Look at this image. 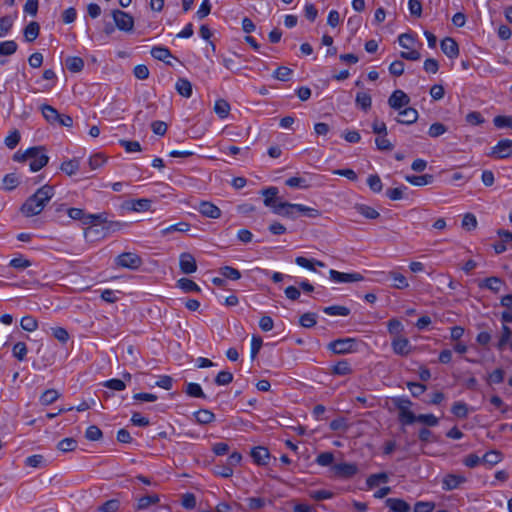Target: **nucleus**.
<instances>
[{
    "mask_svg": "<svg viewBox=\"0 0 512 512\" xmlns=\"http://www.w3.org/2000/svg\"><path fill=\"white\" fill-rule=\"evenodd\" d=\"M54 196V187L44 185L36 190V192L28 197L21 206V212L26 217L39 215Z\"/></svg>",
    "mask_w": 512,
    "mask_h": 512,
    "instance_id": "1",
    "label": "nucleus"
},
{
    "mask_svg": "<svg viewBox=\"0 0 512 512\" xmlns=\"http://www.w3.org/2000/svg\"><path fill=\"white\" fill-rule=\"evenodd\" d=\"M392 403L396 409L399 411V421L403 425H411L417 421V415H415L410 407L412 406V402L407 397H394L392 398Z\"/></svg>",
    "mask_w": 512,
    "mask_h": 512,
    "instance_id": "2",
    "label": "nucleus"
},
{
    "mask_svg": "<svg viewBox=\"0 0 512 512\" xmlns=\"http://www.w3.org/2000/svg\"><path fill=\"white\" fill-rule=\"evenodd\" d=\"M357 340L355 338H341L328 344V349L334 354L343 355L356 352Z\"/></svg>",
    "mask_w": 512,
    "mask_h": 512,
    "instance_id": "3",
    "label": "nucleus"
},
{
    "mask_svg": "<svg viewBox=\"0 0 512 512\" xmlns=\"http://www.w3.org/2000/svg\"><path fill=\"white\" fill-rule=\"evenodd\" d=\"M112 17L115 26L124 32H131L134 27V18L122 10L116 9L112 11Z\"/></svg>",
    "mask_w": 512,
    "mask_h": 512,
    "instance_id": "4",
    "label": "nucleus"
},
{
    "mask_svg": "<svg viewBox=\"0 0 512 512\" xmlns=\"http://www.w3.org/2000/svg\"><path fill=\"white\" fill-rule=\"evenodd\" d=\"M115 263L122 268L137 270L140 268L143 261L142 258L136 253L124 252L117 256Z\"/></svg>",
    "mask_w": 512,
    "mask_h": 512,
    "instance_id": "5",
    "label": "nucleus"
},
{
    "mask_svg": "<svg viewBox=\"0 0 512 512\" xmlns=\"http://www.w3.org/2000/svg\"><path fill=\"white\" fill-rule=\"evenodd\" d=\"M33 148H35L36 151L33 156L28 157V160H31L29 164L30 170L37 172L48 164L49 157L45 154L44 146H34Z\"/></svg>",
    "mask_w": 512,
    "mask_h": 512,
    "instance_id": "6",
    "label": "nucleus"
},
{
    "mask_svg": "<svg viewBox=\"0 0 512 512\" xmlns=\"http://www.w3.org/2000/svg\"><path fill=\"white\" fill-rule=\"evenodd\" d=\"M490 157L496 159H505L512 155V140L502 139L500 140L488 154Z\"/></svg>",
    "mask_w": 512,
    "mask_h": 512,
    "instance_id": "7",
    "label": "nucleus"
},
{
    "mask_svg": "<svg viewBox=\"0 0 512 512\" xmlns=\"http://www.w3.org/2000/svg\"><path fill=\"white\" fill-rule=\"evenodd\" d=\"M329 278L336 283L358 282L364 279L363 275L360 273H344L334 269L329 271Z\"/></svg>",
    "mask_w": 512,
    "mask_h": 512,
    "instance_id": "8",
    "label": "nucleus"
},
{
    "mask_svg": "<svg viewBox=\"0 0 512 512\" xmlns=\"http://www.w3.org/2000/svg\"><path fill=\"white\" fill-rule=\"evenodd\" d=\"M410 103V97L402 90H395L388 98V105L394 110H400Z\"/></svg>",
    "mask_w": 512,
    "mask_h": 512,
    "instance_id": "9",
    "label": "nucleus"
},
{
    "mask_svg": "<svg viewBox=\"0 0 512 512\" xmlns=\"http://www.w3.org/2000/svg\"><path fill=\"white\" fill-rule=\"evenodd\" d=\"M180 270L184 274H191L197 270V264L194 256L188 252H184L179 258Z\"/></svg>",
    "mask_w": 512,
    "mask_h": 512,
    "instance_id": "10",
    "label": "nucleus"
},
{
    "mask_svg": "<svg viewBox=\"0 0 512 512\" xmlns=\"http://www.w3.org/2000/svg\"><path fill=\"white\" fill-rule=\"evenodd\" d=\"M467 481L466 477L458 474H447L442 480V488L445 491L457 489Z\"/></svg>",
    "mask_w": 512,
    "mask_h": 512,
    "instance_id": "11",
    "label": "nucleus"
},
{
    "mask_svg": "<svg viewBox=\"0 0 512 512\" xmlns=\"http://www.w3.org/2000/svg\"><path fill=\"white\" fill-rule=\"evenodd\" d=\"M442 52L450 59L457 58L459 55V46L457 42L451 37H445L441 41Z\"/></svg>",
    "mask_w": 512,
    "mask_h": 512,
    "instance_id": "12",
    "label": "nucleus"
},
{
    "mask_svg": "<svg viewBox=\"0 0 512 512\" xmlns=\"http://www.w3.org/2000/svg\"><path fill=\"white\" fill-rule=\"evenodd\" d=\"M398 111L399 117L396 118V121L400 124L410 125L415 123L418 119V111L415 108L405 107Z\"/></svg>",
    "mask_w": 512,
    "mask_h": 512,
    "instance_id": "13",
    "label": "nucleus"
},
{
    "mask_svg": "<svg viewBox=\"0 0 512 512\" xmlns=\"http://www.w3.org/2000/svg\"><path fill=\"white\" fill-rule=\"evenodd\" d=\"M393 352L397 355L407 356L411 352V344L405 337H397L391 343Z\"/></svg>",
    "mask_w": 512,
    "mask_h": 512,
    "instance_id": "14",
    "label": "nucleus"
},
{
    "mask_svg": "<svg viewBox=\"0 0 512 512\" xmlns=\"http://www.w3.org/2000/svg\"><path fill=\"white\" fill-rule=\"evenodd\" d=\"M250 455L257 465H267L270 459L269 450L263 446L254 447L251 450Z\"/></svg>",
    "mask_w": 512,
    "mask_h": 512,
    "instance_id": "15",
    "label": "nucleus"
},
{
    "mask_svg": "<svg viewBox=\"0 0 512 512\" xmlns=\"http://www.w3.org/2000/svg\"><path fill=\"white\" fill-rule=\"evenodd\" d=\"M198 210L207 218L218 219L221 216V210L216 205L208 201H201Z\"/></svg>",
    "mask_w": 512,
    "mask_h": 512,
    "instance_id": "16",
    "label": "nucleus"
},
{
    "mask_svg": "<svg viewBox=\"0 0 512 512\" xmlns=\"http://www.w3.org/2000/svg\"><path fill=\"white\" fill-rule=\"evenodd\" d=\"M385 505L392 512H409L411 509L410 505L406 501L399 498H387L385 500Z\"/></svg>",
    "mask_w": 512,
    "mask_h": 512,
    "instance_id": "17",
    "label": "nucleus"
},
{
    "mask_svg": "<svg viewBox=\"0 0 512 512\" xmlns=\"http://www.w3.org/2000/svg\"><path fill=\"white\" fill-rule=\"evenodd\" d=\"M478 285L480 288H486L492 291L493 293H498L502 285H504V282L499 277L492 276L485 278Z\"/></svg>",
    "mask_w": 512,
    "mask_h": 512,
    "instance_id": "18",
    "label": "nucleus"
},
{
    "mask_svg": "<svg viewBox=\"0 0 512 512\" xmlns=\"http://www.w3.org/2000/svg\"><path fill=\"white\" fill-rule=\"evenodd\" d=\"M335 472L339 476L349 478L358 472V467L352 463H339L335 465Z\"/></svg>",
    "mask_w": 512,
    "mask_h": 512,
    "instance_id": "19",
    "label": "nucleus"
},
{
    "mask_svg": "<svg viewBox=\"0 0 512 512\" xmlns=\"http://www.w3.org/2000/svg\"><path fill=\"white\" fill-rule=\"evenodd\" d=\"M262 194L265 196L264 205L270 207L273 211L274 207L279 203L277 201L278 188L274 186L268 187L262 191Z\"/></svg>",
    "mask_w": 512,
    "mask_h": 512,
    "instance_id": "20",
    "label": "nucleus"
},
{
    "mask_svg": "<svg viewBox=\"0 0 512 512\" xmlns=\"http://www.w3.org/2000/svg\"><path fill=\"white\" fill-rule=\"evenodd\" d=\"M295 204L289 202H279L277 206L274 207L273 212L280 216H285L288 218L296 217V208H290L288 206H294Z\"/></svg>",
    "mask_w": 512,
    "mask_h": 512,
    "instance_id": "21",
    "label": "nucleus"
},
{
    "mask_svg": "<svg viewBox=\"0 0 512 512\" xmlns=\"http://www.w3.org/2000/svg\"><path fill=\"white\" fill-rule=\"evenodd\" d=\"M152 201L147 198L132 200L130 202L126 203L127 209H130L132 211L136 212H143L148 211L151 207Z\"/></svg>",
    "mask_w": 512,
    "mask_h": 512,
    "instance_id": "22",
    "label": "nucleus"
},
{
    "mask_svg": "<svg viewBox=\"0 0 512 512\" xmlns=\"http://www.w3.org/2000/svg\"><path fill=\"white\" fill-rule=\"evenodd\" d=\"M405 180L414 186H425L431 184L434 180L433 175L424 174V175H406Z\"/></svg>",
    "mask_w": 512,
    "mask_h": 512,
    "instance_id": "23",
    "label": "nucleus"
},
{
    "mask_svg": "<svg viewBox=\"0 0 512 512\" xmlns=\"http://www.w3.org/2000/svg\"><path fill=\"white\" fill-rule=\"evenodd\" d=\"M40 32V25L36 21L30 22L25 28H24V37L27 42H33L37 39Z\"/></svg>",
    "mask_w": 512,
    "mask_h": 512,
    "instance_id": "24",
    "label": "nucleus"
},
{
    "mask_svg": "<svg viewBox=\"0 0 512 512\" xmlns=\"http://www.w3.org/2000/svg\"><path fill=\"white\" fill-rule=\"evenodd\" d=\"M176 91L183 97L189 98L192 95V84L186 78H179L175 85Z\"/></svg>",
    "mask_w": 512,
    "mask_h": 512,
    "instance_id": "25",
    "label": "nucleus"
},
{
    "mask_svg": "<svg viewBox=\"0 0 512 512\" xmlns=\"http://www.w3.org/2000/svg\"><path fill=\"white\" fill-rule=\"evenodd\" d=\"M66 68L73 73H78L84 68V61L81 57L70 56L65 60Z\"/></svg>",
    "mask_w": 512,
    "mask_h": 512,
    "instance_id": "26",
    "label": "nucleus"
},
{
    "mask_svg": "<svg viewBox=\"0 0 512 512\" xmlns=\"http://www.w3.org/2000/svg\"><path fill=\"white\" fill-rule=\"evenodd\" d=\"M151 55L153 58L171 65V63L167 61L168 58L172 57V54L168 48L164 46H154L151 49Z\"/></svg>",
    "mask_w": 512,
    "mask_h": 512,
    "instance_id": "27",
    "label": "nucleus"
},
{
    "mask_svg": "<svg viewBox=\"0 0 512 512\" xmlns=\"http://www.w3.org/2000/svg\"><path fill=\"white\" fill-rule=\"evenodd\" d=\"M355 103L357 107L366 112L371 108L372 98L370 94L366 92H358L356 94Z\"/></svg>",
    "mask_w": 512,
    "mask_h": 512,
    "instance_id": "28",
    "label": "nucleus"
},
{
    "mask_svg": "<svg viewBox=\"0 0 512 512\" xmlns=\"http://www.w3.org/2000/svg\"><path fill=\"white\" fill-rule=\"evenodd\" d=\"M194 417L199 424H209L215 420V414L208 409H200L194 412Z\"/></svg>",
    "mask_w": 512,
    "mask_h": 512,
    "instance_id": "29",
    "label": "nucleus"
},
{
    "mask_svg": "<svg viewBox=\"0 0 512 512\" xmlns=\"http://www.w3.org/2000/svg\"><path fill=\"white\" fill-rule=\"evenodd\" d=\"M43 117L50 124H56V120L59 117V112L51 105L43 104L41 106Z\"/></svg>",
    "mask_w": 512,
    "mask_h": 512,
    "instance_id": "30",
    "label": "nucleus"
},
{
    "mask_svg": "<svg viewBox=\"0 0 512 512\" xmlns=\"http://www.w3.org/2000/svg\"><path fill=\"white\" fill-rule=\"evenodd\" d=\"M354 208L359 214L367 219H376L380 216L377 210L365 204H356Z\"/></svg>",
    "mask_w": 512,
    "mask_h": 512,
    "instance_id": "31",
    "label": "nucleus"
},
{
    "mask_svg": "<svg viewBox=\"0 0 512 512\" xmlns=\"http://www.w3.org/2000/svg\"><path fill=\"white\" fill-rule=\"evenodd\" d=\"M290 208H296V212L302 214L308 218H317L321 215V212L318 209L305 206L303 204H295L294 206H289Z\"/></svg>",
    "mask_w": 512,
    "mask_h": 512,
    "instance_id": "32",
    "label": "nucleus"
},
{
    "mask_svg": "<svg viewBox=\"0 0 512 512\" xmlns=\"http://www.w3.org/2000/svg\"><path fill=\"white\" fill-rule=\"evenodd\" d=\"M79 168H80V162L76 158L70 159L68 161H64L60 166L61 171L66 173L69 176L75 174L79 170Z\"/></svg>",
    "mask_w": 512,
    "mask_h": 512,
    "instance_id": "33",
    "label": "nucleus"
},
{
    "mask_svg": "<svg viewBox=\"0 0 512 512\" xmlns=\"http://www.w3.org/2000/svg\"><path fill=\"white\" fill-rule=\"evenodd\" d=\"M323 312L330 316H348L350 314V309L345 306L333 305L324 307Z\"/></svg>",
    "mask_w": 512,
    "mask_h": 512,
    "instance_id": "34",
    "label": "nucleus"
},
{
    "mask_svg": "<svg viewBox=\"0 0 512 512\" xmlns=\"http://www.w3.org/2000/svg\"><path fill=\"white\" fill-rule=\"evenodd\" d=\"M388 276L393 280V287L397 289H405L409 286V283L406 279V277L398 272L391 271L389 272Z\"/></svg>",
    "mask_w": 512,
    "mask_h": 512,
    "instance_id": "35",
    "label": "nucleus"
},
{
    "mask_svg": "<svg viewBox=\"0 0 512 512\" xmlns=\"http://www.w3.org/2000/svg\"><path fill=\"white\" fill-rule=\"evenodd\" d=\"M230 104L224 99H218L214 105V111L220 118H226L230 112Z\"/></svg>",
    "mask_w": 512,
    "mask_h": 512,
    "instance_id": "36",
    "label": "nucleus"
},
{
    "mask_svg": "<svg viewBox=\"0 0 512 512\" xmlns=\"http://www.w3.org/2000/svg\"><path fill=\"white\" fill-rule=\"evenodd\" d=\"M292 74H293L292 69H290L286 66H280L273 72L272 76H273V78H275L279 81L287 82V81L291 80Z\"/></svg>",
    "mask_w": 512,
    "mask_h": 512,
    "instance_id": "37",
    "label": "nucleus"
},
{
    "mask_svg": "<svg viewBox=\"0 0 512 512\" xmlns=\"http://www.w3.org/2000/svg\"><path fill=\"white\" fill-rule=\"evenodd\" d=\"M185 393L194 398H202L205 399L207 396L203 392L201 386L198 383H188L186 385Z\"/></svg>",
    "mask_w": 512,
    "mask_h": 512,
    "instance_id": "38",
    "label": "nucleus"
},
{
    "mask_svg": "<svg viewBox=\"0 0 512 512\" xmlns=\"http://www.w3.org/2000/svg\"><path fill=\"white\" fill-rule=\"evenodd\" d=\"M59 393L57 390L55 389H47L46 391H44L41 396H40V403L42 405H50L52 403H54L58 398H59Z\"/></svg>",
    "mask_w": 512,
    "mask_h": 512,
    "instance_id": "39",
    "label": "nucleus"
},
{
    "mask_svg": "<svg viewBox=\"0 0 512 512\" xmlns=\"http://www.w3.org/2000/svg\"><path fill=\"white\" fill-rule=\"evenodd\" d=\"M352 372L350 363L347 360L337 362L333 368L332 373L339 376H345Z\"/></svg>",
    "mask_w": 512,
    "mask_h": 512,
    "instance_id": "40",
    "label": "nucleus"
},
{
    "mask_svg": "<svg viewBox=\"0 0 512 512\" xmlns=\"http://www.w3.org/2000/svg\"><path fill=\"white\" fill-rule=\"evenodd\" d=\"M177 286L184 292H200V287L193 280L188 278L179 279Z\"/></svg>",
    "mask_w": 512,
    "mask_h": 512,
    "instance_id": "41",
    "label": "nucleus"
},
{
    "mask_svg": "<svg viewBox=\"0 0 512 512\" xmlns=\"http://www.w3.org/2000/svg\"><path fill=\"white\" fill-rule=\"evenodd\" d=\"M502 460V454L499 451L491 450L486 452L482 457V463L490 466L498 464Z\"/></svg>",
    "mask_w": 512,
    "mask_h": 512,
    "instance_id": "42",
    "label": "nucleus"
},
{
    "mask_svg": "<svg viewBox=\"0 0 512 512\" xmlns=\"http://www.w3.org/2000/svg\"><path fill=\"white\" fill-rule=\"evenodd\" d=\"M451 412L458 418H466L468 416V406L465 402H454L451 407Z\"/></svg>",
    "mask_w": 512,
    "mask_h": 512,
    "instance_id": "43",
    "label": "nucleus"
},
{
    "mask_svg": "<svg viewBox=\"0 0 512 512\" xmlns=\"http://www.w3.org/2000/svg\"><path fill=\"white\" fill-rule=\"evenodd\" d=\"M108 222L107 214L106 213H99V214H88L86 216V219L84 220V224H102L103 226L106 225Z\"/></svg>",
    "mask_w": 512,
    "mask_h": 512,
    "instance_id": "44",
    "label": "nucleus"
},
{
    "mask_svg": "<svg viewBox=\"0 0 512 512\" xmlns=\"http://www.w3.org/2000/svg\"><path fill=\"white\" fill-rule=\"evenodd\" d=\"M317 323L316 313L307 312L300 316L299 324L304 328H312Z\"/></svg>",
    "mask_w": 512,
    "mask_h": 512,
    "instance_id": "45",
    "label": "nucleus"
},
{
    "mask_svg": "<svg viewBox=\"0 0 512 512\" xmlns=\"http://www.w3.org/2000/svg\"><path fill=\"white\" fill-rule=\"evenodd\" d=\"M25 465L32 468H41L46 466V460L44 456L35 454L26 458Z\"/></svg>",
    "mask_w": 512,
    "mask_h": 512,
    "instance_id": "46",
    "label": "nucleus"
},
{
    "mask_svg": "<svg viewBox=\"0 0 512 512\" xmlns=\"http://www.w3.org/2000/svg\"><path fill=\"white\" fill-rule=\"evenodd\" d=\"M190 229V224L187 223V222H179V223H176V224H172L164 229H162V234L163 235H167V234H170L172 232H187L189 231Z\"/></svg>",
    "mask_w": 512,
    "mask_h": 512,
    "instance_id": "47",
    "label": "nucleus"
},
{
    "mask_svg": "<svg viewBox=\"0 0 512 512\" xmlns=\"http://www.w3.org/2000/svg\"><path fill=\"white\" fill-rule=\"evenodd\" d=\"M4 189L12 191L19 185V178L15 173L6 174L3 178Z\"/></svg>",
    "mask_w": 512,
    "mask_h": 512,
    "instance_id": "48",
    "label": "nucleus"
},
{
    "mask_svg": "<svg viewBox=\"0 0 512 512\" xmlns=\"http://www.w3.org/2000/svg\"><path fill=\"white\" fill-rule=\"evenodd\" d=\"M220 274L222 277L231 279V280H238L241 278V273L238 269L231 267V266H224L220 268Z\"/></svg>",
    "mask_w": 512,
    "mask_h": 512,
    "instance_id": "49",
    "label": "nucleus"
},
{
    "mask_svg": "<svg viewBox=\"0 0 512 512\" xmlns=\"http://www.w3.org/2000/svg\"><path fill=\"white\" fill-rule=\"evenodd\" d=\"M28 349L24 342H17L14 344L12 353L13 356L19 361H23L27 355Z\"/></svg>",
    "mask_w": 512,
    "mask_h": 512,
    "instance_id": "50",
    "label": "nucleus"
},
{
    "mask_svg": "<svg viewBox=\"0 0 512 512\" xmlns=\"http://www.w3.org/2000/svg\"><path fill=\"white\" fill-rule=\"evenodd\" d=\"M17 43L13 40L0 43V55L9 56L17 51Z\"/></svg>",
    "mask_w": 512,
    "mask_h": 512,
    "instance_id": "51",
    "label": "nucleus"
},
{
    "mask_svg": "<svg viewBox=\"0 0 512 512\" xmlns=\"http://www.w3.org/2000/svg\"><path fill=\"white\" fill-rule=\"evenodd\" d=\"M159 501V497L157 495H146L141 497L137 503L138 510H144L148 508L152 504H156Z\"/></svg>",
    "mask_w": 512,
    "mask_h": 512,
    "instance_id": "52",
    "label": "nucleus"
},
{
    "mask_svg": "<svg viewBox=\"0 0 512 512\" xmlns=\"http://www.w3.org/2000/svg\"><path fill=\"white\" fill-rule=\"evenodd\" d=\"M20 326L23 330L32 332L37 329L38 322L32 316H24V317H22V319L20 321Z\"/></svg>",
    "mask_w": 512,
    "mask_h": 512,
    "instance_id": "53",
    "label": "nucleus"
},
{
    "mask_svg": "<svg viewBox=\"0 0 512 512\" xmlns=\"http://www.w3.org/2000/svg\"><path fill=\"white\" fill-rule=\"evenodd\" d=\"M77 447V441L74 438H64L57 444V448L62 452H70Z\"/></svg>",
    "mask_w": 512,
    "mask_h": 512,
    "instance_id": "54",
    "label": "nucleus"
},
{
    "mask_svg": "<svg viewBox=\"0 0 512 512\" xmlns=\"http://www.w3.org/2000/svg\"><path fill=\"white\" fill-rule=\"evenodd\" d=\"M511 336H512V331H511L510 327H508L507 325L503 324V326H502V334H501V337H500V339L498 341L497 348L499 350H503L504 347L507 345V343L510 341Z\"/></svg>",
    "mask_w": 512,
    "mask_h": 512,
    "instance_id": "55",
    "label": "nucleus"
},
{
    "mask_svg": "<svg viewBox=\"0 0 512 512\" xmlns=\"http://www.w3.org/2000/svg\"><path fill=\"white\" fill-rule=\"evenodd\" d=\"M247 510L257 511L265 506V499L261 497H250L247 498Z\"/></svg>",
    "mask_w": 512,
    "mask_h": 512,
    "instance_id": "56",
    "label": "nucleus"
},
{
    "mask_svg": "<svg viewBox=\"0 0 512 512\" xmlns=\"http://www.w3.org/2000/svg\"><path fill=\"white\" fill-rule=\"evenodd\" d=\"M233 381V374L229 371H220L214 379L219 386L228 385Z\"/></svg>",
    "mask_w": 512,
    "mask_h": 512,
    "instance_id": "57",
    "label": "nucleus"
},
{
    "mask_svg": "<svg viewBox=\"0 0 512 512\" xmlns=\"http://www.w3.org/2000/svg\"><path fill=\"white\" fill-rule=\"evenodd\" d=\"M124 226H126V224L119 221H108L105 226H102V230L104 231L103 235L107 236L110 233L117 232Z\"/></svg>",
    "mask_w": 512,
    "mask_h": 512,
    "instance_id": "58",
    "label": "nucleus"
},
{
    "mask_svg": "<svg viewBox=\"0 0 512 512\" xmlns=\"http://www.w3.org/2000/svg\"><path fill=\"white\" fill-rule=\"evenodd\" d=\"M419 423L425 424L429 427L437 426L439 423V419L433 414H419L417 415V421Z\"/></svg>",
    "mask_w": 512,
    "mask_h": 512,
    "instance_id": "59",
    "label": "nucleus"
},
{
    "mask_svg": "<svg viewBox=\"0 0 512 512\" xmlns=\"http://www.w3.org/2000/svg\"><path fill=\"white\" fill-rule=\"evenodd\" d=\"M367 184L374 193H379L382 191V181L377 174L370 175L367 179Z\"/></svg>",
    "mask_w": 512,
    "mask_h": 512,
    "instance_id": "60",
    "label": "nucleus"
},
{
    "mask_svg": "<svg viewBox=\"0 0 512 512\" xmlns=\"http://www.w3.org/2000/svg\"><path fill=\"white\" fill-rule=\"evenodd\" d=\"M213 472L215 475L223 477V478H229L233 475V470L230 468L227 463L225 464H216Z\"/></svg>",
    "mask_w": 512,
    "mask_h": 512,
    "instance_id": "61",
    "label": "nucleus"
},
{
    "mask_svg": "<svg viewBox=\"0 0 512 512\" xmlns=\"http://www.w3.org/2000/svg\"><path fill=\"white\" fill-rule=\"evenodd\" d=\"M20 139L21 136L19 131L14 130L5 138L4 143L9 149H14L18 145Z\"/></svg>",
    "mask_w": 512,
    "mask_h": 512,
    "instance_id": "62",
    "label": "nucleus"
},
{
    "mask_svg": "<svg viewBox=\"0 0 512 512\" xmlns=\"http://www.w3.org/2000/svg\"><path fill=\"white\" fill-rule=\"evenodd\" d=\"M493 123L497 128H511L512 129V116H496Z\"/></svg>",
    "mask_w": 512,
    "mask_h": 512,
    "instance_id": "63",
    "label": "nucleus"
},
{
    "mask_svg": "<svg viewBox=\"0 0 512 512\" xmlns=\"http://www.w3.org/2000/svg\"><path fill=\"white\" fill-rule=\"evenodd\" d=\"M120 503L116 499H111L103 503L98 511L100 512H116L119 509Z\"/></svg>",
    "mask_w": 512,
    "mask_h": 512,
    "instance_id": "64",
    "label": "nucleus"
}]
</instances>
